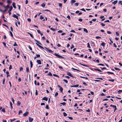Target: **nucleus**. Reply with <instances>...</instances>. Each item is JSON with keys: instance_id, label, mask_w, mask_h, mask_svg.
Segmentation results:
<instances>
[{"instance_id": "obj_1", "label": "nucleus", "mask_w": 122, "mask_h": 122, "mask_svg": "<svg viewBox=\"0 0 122 122\" xmlns=\"http://www.w3.org/2000/svg\"><path fill=\"white\" fill-rule=\"evenodd\" d=\"M54 55L56 56L57 57L59 58H64V57H63L61 56L58 55V54H57L56 53H55L54 54Z\"/></svg>"}, {"instance_id": "obj_2", "label": "nucleus", "mask_w": 122, "mask_h": 122, "mask_svg": "<svg viewBox=\"0 0 122 122\" xmlns=\"http://www.w3.org/2000/svg\"><path fill=\"white\" fill-rule=\"evenodd\" d=\"M57 86L60 88V90L61 91V92H62V91H63V88L61 87L60 86V85H58Z\"/></svg>"}, {"instance_id": "obj_3", "label": "nucleus", "mask_w": 122, "mask_h": 122, "mask_svg": "<svg viewBox=\"0 0 122 122\" xmlns=\"http://www.w3.org/2000/svg\"><path fill=\"white\" fill-rule=\"evenodd\" d=\"M29 120L30 122H31L33 120V118H31L30 117H29Z\"/></svg>"}, {"instance_id": "obj_4", "label": "nucleus", "mask_w": 122, "mask_h": 122, "mask_svg": "<svg viewBox=\"0 0 122 122\" xmlns=\"http://www.w3.org/2000/svg\"><path fill=\"white\" fill-rule=\"evenodd\" d=\"M76 2L75 0H72L71 2V5H72L74 3Z\"/></svg>"}, {"instance_id": "obj_5", "label": "nucleus", "mask_w": 122, "mask_h": 122, "mask_svg": "<svg viewBox=\"0 0 122 122\" xmlns=\"http://www.w3.org/2000/svg\"><path fill=\"white\" fill-rule=\"evenodd\" d=\"M7 8H6V9H5L4 10H3L1 9H0V11L1 12L4 13V12H5L6 11H7Z\"/></svg>"}, {"instance_id": "obj_6", "label": "nucleus", "mask_w": 122, "mask_h": 122, "mask_svg": "<svg viewBox=\"0 0 122 122\" xmlns=\"http://www.w3.org/2000/svg\"><path fill=\"white\" fill-rule=\"evenodd\" d=\"M28 113H29L28 112H25L23 114V115L25 116H27L28 115Z\"/></svg>"}, {"instance_id": "obj_7", "label": "nucleus", "mask_w": 122, "mask_h": 122, "mask_svg": "<svg viewBox=\"0 0 122 122\" xmlns=\"http://www.w3.org/2000/svg\"><path fill=\"white\" fill-rule=\"evenodd\" d=\"M67 75L71 77H73V76L71 74L70 72H67Z\"/></svg>"}, {"instance_id": "obj_8", "label": "nucleus", "mask_w": 122, "mask_h": 122, "mask_svg": "<svg viewBox=\"0 0 122 122\" xmlns=\"http://www.w3.org/2000/svg\"><path fill=\"white\" fill-rule=\"evenodd\" d=\"M79 86V85L77 84L76 85H74L73 86H71V87H77Z\"/></svg>"}, {"instance_id": "obj_9", "label": "nucleus", "mask_w": 122, "mask_h": 122, "mask_svg": "<svg viewBox=\"0 0 122 122\" xmlns=\"http://www.w3.org/2000/svg\"><path fill=\"white\" fill-rule=\"evenodd\" d=\"M13 17L17 19V20L18 19V16L15 14H14L13 15Z\"/></svg>"}, {"instance_id": "obj_10", "label": "nucleus", "mask_w": 122, "mask_h": 122, "mask_svg": "<svg viewBox=\"0 0 122 122\" xmlns=\"http://www.w3.org/2000/svg\"><path fill=\"white\" fill-rule=\"evenodd\" d=\"M37 62L38 63V64H41V60H37Z\"/></svg>"}, {"instance_id": "obj_11", "label": "nucleus", "mask_w": 122, "mask_h": 122, "mask_svg": "<svg viewBox=\"0 0 122 122\" xmlns=\"http://www.w3.org/2000/svg\"><path fill=\"white\" fill-rule=\"evenodd\" d=\"M48 98L47 97H44L42 98L43 100H44L46 101H47L48 100Z\"/></svg>"}, {"instance_id": "obj_12", "label": "nucleus", "mask_w": 122, "mask_h": 122, "mask_svg": "<svg viewBox=\"0 0 122 122\" xmlns=\"http://www.w3.org/2000/svg\"><path fill=\"white\" fill-rule=\"evenodd\" d=\"M36 44L37 45V46H38L40 48H41L42 49H44V48L42 47V46H41L40 45H39L37 43H36Z\"/></svg>"}, {"instance_id": "obj_13", "label": "nucleus", "mask_w": 122, "mask_h": 122, "mask_svg": "<svg viewBox=\"0 0 122 122\" xmlns=\"http://www.w3.org/2000/svg\"><path fill=\"white\" fill-rule=\"evenodd\" d=\"M34 40L35 41L37 42V43H38L40 45H42V44L40 43V42H39V41H38L37 40L35 39Z\"/></svg>"}, {"instance_id": "obj_14", "label": "nucleus", "mask_w": 122, "mask_h": 122, "mask_svg": "<svg viewBox=\"0 0 122 122\" xmlns=\"http://www.w3.org/2000/svg\"><path fill=\"white\" fill-rule=\"evenodd\" d=\"M117 2V0H116L113 1L112 3L114 5H115Z\"/></svg>"}, {"instance_id": "obj_15", "label": "nucleus", "mask_w": 122, "mask_h": 122, "mask_svg": "<svg viewBox=\"0 0 122 122\" xmlns=\"http://www.w3.org/2000/svg\"><path fill=\"white\" fill-rule=\"evenodd\" d=\"M12 9H13L12 7V6H10V9L9 11L8 12H10L12 10Z\"/></svg>"}, {"instance_id": "obj_16", "label": "nucleus", "mask_w": 122, "mask_h": 122, "mask_svg": "<svg viewBox=\"0 0 122 122\" xmlns=\"http://www.w3.org/2000/svg\"><path fill=\"white\" fill-rule=\"evenodd\" d=\"M12 5L14 8L15 9L16 8L15 6V3H13Z\"/></svg>"}, {"instance_id": "obj_17", "label": "nucleus", "mask_w": 122, "mask_h": 122, "mask_svg": "<svg viewBox=\"0 0 122 122\" xmlns=\"http://www.w3.org/2000/svg\"><path fill=\"white\" fill-rule=\"evenodd\" d=\"M48 51H49V52L50 53H52L53 52V51H52L51 50H49L47 48H45Z\"/></svg>"}, {"instance_id": "obj_18", "label": "nucleus", "mask_w": 122, "mask_h": 122, "mask_svg": "<svg viewBox=\"0 0 122 122\" xmlns=\"http://www.w3.org/2000/svg\"><path fill=\"white\" fill-rule=\"evenodd\" d=\"M30 68H31L32 67L33 65L32 62L31 61H30Z\"/></svg>"}, {"instance_id": "obj_19", "label": "nucleus", "mask_w": 122, "mask_h": 122, "mask_svg": "<svg viewBox=\"0 0 122 122\" xmlns=\"http://www.w3.org/2000/svg\"><path fill=\"white\" fill-rule=\"evenodd\" d=\"M83 30L86 33H87L88 32V30L86 29L85 28Z\"/></svg>"}, {"instance_id": "obj_20", "label": "nucleus", "mask_w": 122, "mask_h": 122, "mask_svg": "<svg viewBox=\"0 0 122 122\" xmlns=\"http://www.w3.org/2000/svg\"><path fill=\"white\" fill-rule=\"evenodd\" d=\"M59 6L61 8L62 6V4L61 3H59Z\"/></svg>"}, {"instance_id": "obj_21", "label": "nucleus", "mask_w": 122, "mask_h": 122, "mask_svg": "<svg viewBox=\"0 0 122 122\" xmlns=\"http://www.w3.org/2000/svg\"><path fill=\"white\" fill-rule=\"evenodd\" d=\"M48 75L51 76H52V73L50 72H49V73L48 74Z\"/></svg>"}, {"instance_id": "obj_22", "label": "nucleus", "mask_w": 122, "mask_h": 122, "mask_svg": "<svg viewBox=\"0 0 122 122\" xmlns=\"http://www.w3.org/2000/svg\"><path fill=\"white\" fill-rule=\"evenodd\" d=\"M29 68L27 67L26 68V71L27 72H29Z\"/></svg>"}, {"instance_id": "obj_23", "label": "nucleus", "mask_w": 122, "mask_h": 122, "mask_svg": "<svg viewBox=\"0 0 122 122\" xmlns=\"http://www.w3.org/2000/svg\"><path fill=\"white\" fill-rule=\"evenodd\" d=\"M80 64L81 65H82V66H86V67H88V66L87 65H85V64H81V63H80Z\"/></svg>"}, {"instance_id": "obj_24", "label": "nucleus", "mask_w": 122, "mask_h": 122, "mask_svg": "<svg viewBox=\"0 0 122 122\" xmlns=\"http://www.w3.org/2000/svg\"><path fill=\"white\" fill-rule=\"evenodd\" d=\"M105 44H106L105 43H104V42H103L101 43V45L102 46H104Z\"/></svg>"}, {"instance_id": "obj_25", "label": "nucleus", "mask_w": 122, "mask_h": 122, "mask_svg": "<svg viewBox=\"0 0 122 122\" xmlns=\"http://www.w3.org/2000/svg\"><path fill=\"white\" fill-rule=\"evenodd\" d=\"M53 76H54L58 78L59 77V76L57 75H56V74H53Z\"/></svg>"}, {"instance_id": "obj_26", "label": "nucleus", "mask_w": 122, "mask_h": 122, "mask_svg": "<svg viewBox=\"0 0 122 122\" xmlns=\"http://www.w3.org/2000/svg\"><path fill=\"white\" fill-rule=\"evenodd\" d=\"M41 6L43 7H45V4L44 3H43L41 4Z\"/></svg>"}, {"instance_id": "obj_27", "label": "nucleus", "mask_w": 122, "mask_h": 122, "mask_svg": "<svg viewBox=\"0 0 122 122\" xmlns=\"http://www.w3.org/2000/svg\"><path fill=\"white\" fill-rule=\"evenodd\" d=\"M20 104V102L19 101H18L17 102V105L18 106H19Z\"/></svg>"}, {"instance_id": "obj_28", "label": "nucleus", "mask_w": 122, "mask_h": 122, "mask_svg": "<svg viewBox=\"0 0 122 122\" xmlns=\"http://www.w3.org/2000/svg\"><path fill=\"white\" fill-rule=\"evenodd\" d=\"M87 47L88 48H91V47H90V44H89V43H87Z\"/></svg>"}, {"instance_id": "obj_29", "label": "nucleus", "mask_w": 122, "mask_h": 122, "mask_svg": "<svg viewBox=\"0 0 122 122\" xmlns=\"http://www.w3.org/2000/svg\"><path fill=\"white\" fill-rule=\"evenodd\" d=\"M7 3L9 4L11 2V1L9 0H7Z\"/></svg>"}, {"instance_id": "obj_30", "label": "nucleus", "mask_w": 122, "mask_h": 122, "mask_svg": "<svg viewBox=\"0 0 122 122\" xmlns=\"http://www.w3.org/2000/svg\"><path fill=\"white\" fill-rule=\"evenodd\" d=\"M114 107V112H115V111L117 110V108L116 106H115V107Z\"/></svg>"}, {"instance_id": "obj_31", "label": "nucleus", "mask_w": 122, "mask_h": 122, "mask_svg": "<svg viewBox=\"0 0 122 122\" xmlns=\"http://www.w3.org/2000/svg\"><path fill=\"white\" fill-rule=\"evenodd\" d=\"M10 106L11 107V108L12 109V108H13V107H12V103L11 102H10Z\"/></svg>"}, {"instance_id": "obj_32", "label": "nucleus", "mask_w": 122, "mask_h": 122, "mask_svg": "<svg viewBox=\"0 0 122 122\" xmlns=\"http://www.w3.org/2000/svg\"><path fill=\"white\" fill-rule=\"evenodd\" d=\"M63 81H64L66 83H67L68 81L67 80L64 79L63 80Z\"/></svg>"}, {"instance_id": "obj_33", "label": "nucleus", "mask_w": 122, "mask_h": 122, "mask_svg": "<svg viewBox=\"0 0 122 122\" xmlns=\"http://www.w3.org/2000/svg\"><path fill=\"white\" fill-rule=\"evenodd\" d=\"M63 114L64 116L65 117L67 115V114L65 112H63Z\"/></svg>"}, {"instance_id": "obj_34", "label": "nucleus", "mask_w": 122, "mask_h": 122, "mask_svg": "<svg viewBox=\"0 0 122 122\" xmlns=\"http://www.w3.org/2000/svg\"><path fill=\"white\" fill-rule=\"evenodd\" d=\"M66 103L65 102H63V103H60V104H62L63 105H64L66 104Z\"/></svg>"}, {"instance_id": "obj_35", "label": "nucleus", "mask_w": 122, "mask_h": 122, "mask_svg": "<svg viewBox=\"0 0 122 122\" xmlns=\"http://www.w3.org/2000/svg\"><path fill=\"white\" fill-rule=\"evenodd\" d=\"M117 92L118 93H120L122 92V90H119Z\"/></svg>"}, {"instance_id": "obj_36", "label": "nucleus", "mask_w": 122, "mask_h": 122, "mask_svg": "<svg viewBox=\"0 0 122 122\" xmlns=\"http://www.w3.org/2000/svg\"><path fill=\"white\" fill-rule=\"evenodd\" d=\"M107 73H108L110 74H114V73L113 72H109V71H108V72H107Z\"/></svg>"}, {"instance_id": "obj_37", "label": "nucleus", "mask_w": 122, "mask_h": 122, "mask_svg": "<svg viewBox=\"0 0 122 122\" xmlns=\"http://www.w3.org/2000/svg\"><path fill=\"white\" fill-rule=\"evenodd\" d=\"M10 7V6L9 5V4H8L7 5L5 6V9L7 8H9Z\"/></svg>"}, {"instance_id": "obj_38", "label": "nucleus", "mask_w": 122, "mask_h": 122, "mask_svg": "<svg viewBox=\"0 0 122 122\" xmlns=\"http://www.w3.org/2000/svg\"><path fill=\"white\" fill-rule=\"evenodd\" d=\"M29 34H30V36L33 38H34V37L30 33H28Z\"/></svg>"}, {"instance_id": "obj_39", "label": "nucleus", "mask_w": 122, "mask_h": 122, "mask_svg": "<svg viewBox=\"0 0 122 122\" xmlns=\"http://www.w3.org/2000/svg\"><path fill=\"white\" fill-rule=\"evenodd\" d=\"M1 111L3 112H5V109L3 108L2 110Z\"/></svg>"}, {"instance_id": "obj_40", "label": "nucleus", "mask_w": 122, "mask_h": 122, "mask_svg": "<svg viewBox=\"0 0 122 122\" xmlns=\"http://www.w3.org/2000/svg\"><path fill=\"white\" fill-rule=\"evenodd\" d=\"M74 5L75 6H77L78 5L79 3H75L74 4Z\"/></svg>"}, {"instance_id": "obj_41", "label": "nucleus", "mask_w": 122, "mask_h": 122, "mask_svg": "<svg viewBox=\"0 0 122 122\" xmlns=\"http://www.w3.org/2000/svg\"><path fill=\"white\" fill-rule=\"evenodd\" d=\"M10 34L11 36L12 37H13V35L12 33V32L10 31Z\"/></svg>"}, {"instance_id": "obj_42", "label": "nucleus", "mask_w": 122, "mask_h": 122, "mask_svg": "<svg viewBox=\"0 0 122 122\" xmlns=\"http://www.w3.org/2000/svg\"><path fill=\"white\" fill-rule=\"evenodd\" d=\"M81 77L82 78H85L86 79H88V78L87 77L83 76H81Z\"/></svg>"}, {"instance_id": "obj_43", "label": "nucleus", "mask_w": 122, "mask_h": 122, "mask_svg": "<svg viewBox=\"0 0 122 122\" xmlns=\"http://www.w3.org/2000/svg\"><path fill=\"white\" fill-rule=\"evenodd\" d=\"M58 93L56 92V93L55 94V97H56L58 95Z\"/></svg>"}, {"instance_id": "obj_44", "label": "nucleus", "mask_w": 122, "mask_h": 122, "mask_svg": "<svg viewBox=\"0 0 122 122\" xmlns=\"http://www.w3.org/2000/svg\"><path fill=\"white\" fill-rule=\"evenodd\" d=\"M108 80L109 81H111L112 82H113L114 81V79H109Z\"/></svg>"}, {"instance_id": "obj_45", "label": "nucleus", "mask_w": 122, "mask_h": 122, "mask_svg": "<svg viewBox=\"0 0 122 122\" xmlns=\"http://www.w3.org/2000/svg\"><path fill=\"white\" fill-rule=\"evenodd\" d=\"M50 29L51 30H52L53 31H55L56 30L55 29H54V28H50Z\"/></svg>"}, {"instance_id": "obj_46", "label": "nucleus", "mask_w": 122, "mask_h": 122, "mask_svg": "<svg viewBox=\"0 0 122 122\" xmlns=\"http://www.w3.org/2000/svg\"><path fill=\"white\" fill-rule=\"evenodd\" d=\"M46 108L48 109L49 108V106L48 105H47L46 106Z\"/></svg>"}, {"instance_id": "obj_47", "label": "nucleus", "mask_w": 122, "mask_h": 122, "mask_svg": "<svg viewBox=\"0 0 122 122\" xmlns=\"http://www.w3.org/2000/svg\"><path fill=\"white\" fill-rule=\"evenodd\" d=\"M22 112L21 110H20L19 112V114H20V113H22Z\"/></svg>"}, {"instance_id": "obj_48", "label": "nucleus", "mask_w": 122, "mask_h": 122, "mask_svg": "<svg viewBox=\"0 0 122 122\" xmlns=\"http://www.w3.org/2000/svg\"><path fill=\"white\" fill-rule=\"evenodd\" d=\"M101 25L102 26H105V24L102 23H101Z\"/></svg>"}, {"instance_id": "obj_49", "label": "nucleus", "mask_w": 122, "mask_h": 122, "mask_svg": "<svg viewBox=\"0 0 122 122\" xmlns=\"http://www.w3.org/2000/svg\"><path fill=\"white\" fill-rule=\"evenodd\" d=\"M13 46H17L18 45L15 42V44L14 45H13Z\"/></svg>"}, {"instance_id": "obj_50", "label": "nucleus", "mask_w": 122, "mask_h": 122, "mask_svg": "<svg viewBox=\"0 0 122 122\" xmlns=\"http://www.w3.org/2000/svg\"><path fill=\"white\" fill-rule=\"evenodd\" d=\"M40 16V19H43L44 18L43 17V16H42V15H41Z\"/></svg>"}, {"instance_id": "obj_51", "label": "nucleus", "mask_w": 122, "mask_h": 122, "mask_svg": "<svg viewBox=\"0 0 122 122\" xmlns=\"http://www.w3.org/2000/svg\"><path fill=\"white\" fill-rule=\"evenodd\" d=\"M23 70V68L22 67H21L20 68V71Z\"/></svg>"}, {"instance_id": "obj_52", "label": "nucleus", "mask_w": 122, "mask_h": 122, "mask_svg": "<svg viewBox=\"0 0 122 122\" xmlns=\"http://www.w3.org/2000/svg\"><path fill=\"white\" fill-rule=\"evenodd\" d=\"M67 17L69 19H70V16L69 15H68L67 16Z\"/></svg>"}, {"instance_id": "obj_53", "label": "nucleus", "mask_w": 122, "mask_h": 122, "mask_svg": "<svg viewBox=\"0 0 122 122\" xmlns=\"http://www.w3.org/2000/svg\"><path fill=\"white\" fill-rule=\"evenodd\" d=\"M74 45H72L71 46V47L70 48V49H72V48H74Z\"/></svg>"}, {"instance_id": "obj_54", "label": "nucleus", "mask_w": 122, "mask_h": 122, "mask_svg": "<svg viewBox=\"0 0 122 122\" xmlns=\"http://www.w3.org/2000/svg\"><path fill=\"white\" fill-rule=\"evenodd\" d=\"M98 65H99L101 66H104V64H98Z\"/></svg>"}, {"instance_id": "obj_55", "label": "nucleus", "mask_w": 122, "mask_h": 122, "mask_svg": "<svg viewBox=\"0 0 122 122\" xmlns=\"http://www.w3.org/2000/svg\"><path fill=\"white\" fill-rule=\"evenodd\" d=\"M15 120V118H14L13 120H11V119H10V121L11 122H12V121H14Z\"/></svg>"}, {"instance_id": "obj_56", "label": "nucleus", "mask_w": 122, "mask_h": 122, "mask_svg": "<svg viewBox=\"0 0 122 122\" xmlns=\"http://www.w3.org/2000/svg\"><path fill=\"white\" fill-rule=\"evenodd\" d=\"M96 38L97 39H98L99 38H101V37L99 36H97L96 37Z\"/></svg>"}, {"instance_id": "obj_57", "label": "nucleus", "mask_w": 122, "mask_h": 122, "mask_svg": "<svg viewBox=\"0 0 122 122\" xmlns=\"http://www.w3.org/2000/svg\"><path fill=\"white\" fill-rule=\"evenodd\" d=\"M5 78H4L3 79V84H4L5 83Z\"/></svg>"}, {"instance_id": "obj_58", "label": "nucleus", "mask_w": 122, "mask_h": 122, "mask_svg": "<svg viewBox=\"0 0 122 122\" xmlns=\"http://www.w3.org/2000/svg\"><path fill=\"white\" fill-rule=\"evenodd\" d=\"M113 46L114 47H117V46L116 45V44L115 43H114L113 44Z\"/></svg>"}, {"instance_id": "obj_59", "label": "nucleus", "mask_w": 122, "mask_h": 122, "mask_svg": "<svg viewBox=\"0 0 122 122\" xmlns=\"http://www.w3.org/2000/svg\"><path fill=\"white\" fill-rule=\"evenodd\" d=\"M12 67L11 65H10L9 67V70H10L12 69Z\"/></svg>"}, {"instance_id": "obj_60", "label": "nucleus", "mask_w": 122, "mask_h": 122, "mask_svg": "<svg viewBox=\"0 0 122 122\" xmlns=\"http://www.w3.org/2000/svg\"><path fill=\"white\" fill-rule=\"evenodd\" d=\"M107 33L108 34H111V32L109 31H107Z\"/></svg>"}, {"instance_id": "obj_61", "label": "nucleus", "mask_w": 122, "mask_h": 122, "mask_svg": "<svg viewBox=\"0 0 122 122\" xmlns=\"http://www.w3.org/2000/svg\"><path fill=\"white\" fill-rule=\"evenodd\" d=\"M78 20L80 21H82V19L81 18H80Z\"/></svg>"}, {"instance_id": "obj_62", "label": "nucleus", "mask_w": 122, "mask_h": 122, "mask_svg": "<svg viewBox=\"0 0 122 122\" xmlns=\"http://www.w3.org/2000/svg\"><path fill=\"white\" fill-rule=\"evenodd\" d=\"M27 20L29 21V22H30L31 21V19L30 18H28L27 19Z\"/></svg>"}, {"instance_id": "obj_63", "label": "nucleus", "mask_w": 122, "mask_h": 122, "mask_svg": "<svg viewBox=\"0 0 122 122\" xmlns=\"http://www.w3.org/2000/svg\"><path fill=\"white\" fill-rule=\"evenodd\" d=\"M68 118L70 119H71V120H72V119H73V118L72 117H68Z\"/></svg>"}, {"instance_id": "obj_64", "label": "nucleus", "mask_w": 122, "mask_h": 122, "mask_svg": "<svg viewBox=\"0 0 122 122\" xmlns=\"http://www.w3.org/2000/svg\"><path fill=\"white\" fill-rule=\"evenodd\" d=\"M103 11L105 12L107 11V9H104L103 10Z\"/></svg>"}]
</instances>
